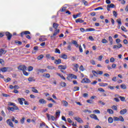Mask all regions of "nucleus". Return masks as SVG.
Wrapping results in <instances>:
<instances>
[{
  "instance_id": "obj_3",
  "label": "nucleus",
  "mask_w": 128,
  "mask_h": 128,
  "mask_svg": "<svg viewBox=\"0 0 128 128\" xmlns=\"http://www.w3.org/2000/svg\"><path fill=\"white\" fill-rule=\"evenodd\" d=\"M5 34L7 37L8 40H10L12 37V34H10V32H6Z\"/></svg>"
},
{
  "instance_id": "obj_19",
  "label": "nucleus",
  "mask_w": 128,
  "mask_h": 128,
  "mask_svg": "<svg viewBox=\"0 0 128 128\" xmlns=\"http://www.w3.org/2000/svg\"><path fill=\"white\" fill-rule=\"evenodd\" d=\"M118 96L119 97V98H120L121 102H126V98L124 96H122L118 95Z\"/></svg>"
},
{
  "instance_id": "obj_28",
  "label": "nucleus",
  "mask_w": 128,
  "mask_h": 128,
  "mask_svg": "<svg viewBox=\"0 0 128 128\" xmlns=\"http://www.w3.org/2000/svg\"><path fill=\"white\" fill-rule=\"evenodd\" d=\"M60 58H64V60H66L68 58V56L66 54H62Z\"/></svg>"
},
{
  "instance_id": "obj_52",
  "label": "nucleus",
  "mask_w": 128,
  "mask_h": 128,
  "mask_svg": "<svg viewBox=\"0 0 128 128\" xmlns=\"http://www.w3.org/2000/svg\"><path fill=\"white\" fill-rule=\"evenodd\" d=\"M46 116L48 118V120H50V116L52 115H50V114H46Z\"/></svg>"
},
{
  "instance_id": "obj_25",
  "label": "nucleus",
  "mask_w": 128,
  "mask_h": 128,
  "mask_svg": "<svg viewBox=\"0 0 128 128\" xmlns=\"http://www.w3.org/2000/svg\"><path fill=\"white\" fill-rule=\"evenodd\" d=\"M42 76L44 78H50V75L48 73H47L46 74H44Z\"/></svg>"
},
{
  "instance_id": "obj_21",
  "label": "nucleus",
  "mask_w": 128,
  "mask_h": 128,
  "mask_svg": "<svg viewBox=\"0 0 128 128\" xmlns=\"http://www.w3.org/2000/svg\"><path fill=\"white\" fill-rule=\"evenodd\" d=\"M108 122L109 124H112L114 122V119H112V118L109 117L108 118Z\"/></svg>"
},
{
  "instance_id": "obj_49",
  "label": "nucleus",
  "mask_w": 128,
  "mask_h": 128,
  "mask_svg": "<svg viewBox=\"0 0 128 128\" xmlns=\"http://www.w3.org/2000/svg\"><path fill=\"white\" fill-rule=\"evenodd\" d=\"M13 108L14 110H20L18 106H16V104H14V106H13Z\"/></svg>"
},
{
  "instance_id": "obj_30",
  "label": "nucleus",
  "mask_w": 128,
  "mask_h": 128,
  "mask_svg": "<svg viewBox=\"0 0 128 128\" xmlns=\"http://www.w3.org/2000/svg\"><path fill=\"white\" fill-rule=\"evenodd\" d=\"M81 14V13L80 12V13H78V14H73V18H78V16H80Z\"/></svg>"
},
{
  "instance_id": "obj_12",
  "label": "nucleus",
  "mask_w": 128,
  "mask_h": 128,
  "mask_svg": "<svg viewBox=\"0 0 128 128\" xmlns=\"http://www.w3.org/2000/svg\"><path fill=\"white\" fill-rule=\"evenodd\" d=\"M74 120H76L78 122H82V120L80 117H74Z\"/></svg>"
},
{
  "instance_id": "obj_26",
  "label": "nucleus",
  "mask_w": 128,
  "mask_h": 128,
  "mask_svg": "<svg viewBox=\"0 0 128 128\" xmlns=\"http://www.w3.org/2000/svg\"><path fill=\"white\" fill-rule=\"evenodd\" d=\"M72 44H74L76 48H78V42L76 40H73L72 42Z\"/></svg>"
},
{
  "instance_id": "obj_41",
  "label": "nucleus",
  "mask_w": 128,
  "mask_h": 128,
  "mask_svg": "<svg viewBox=\"0 0 128 128\" xmlns=\"http://www.w3.org/2000/svg\"><path fill=\"white\" fill-rule=\"evenodd\" d=\"M107 6H108V8H114V4H108Z\"/></svg>"
},
{
  "instance_id": "obj_62",
  "label": "nucleus",
  "mask_w": 128,
  "mask_h": 128,
  "mask_svg": "<svg viewBox=\"0 0 128 128\" xmlns=\"http://www.w3.org/2000/svg\"><path fill=\"white\" fill-rule=\"evenodd\" d=\"M98 90H99V92H104V90L102 88H98Z\"/></svg>"
},
{
  "instance_id": "obj_1",
  "label": "nucleus",
  "mask_w": 128,
  "mask_h": 128,
  "mask_svg": "<svg viewBox=\"0 0 128 128\" xmlns=\"http://www.w3.org/2000/svg\"><path fill=\"white\" fill-rule=\"evenodd\" d=\"M58 34H60V29L55 30L53 36H50L51 38L54 40L56 38V36Z\"/></svg>"
},
{
  "instance_id": "obj_18",
  "label": "nucleus",
  "mask_w": 128,
  "mask_h": 128,
  "mask_svg": "<svg viewBox=\"0 0 128 128\" xmlns=\"http://www.w3.org/2000/svg\"><path fill=\"white\" fill-rule=\"evenodd\" d=\"M96 30V29L94 28H86L85 30V32H94Z\"/></svg>"
},
{
  "instance_id": "obj_43",
  "label": "nucleus",
  "mask_w": 128,
  "mask_h": 128,
  "mask_svg": "<svg viewBox=\"0 0 128 128\" xmlns=\"http://www.w3.org/2000/svg\"><path fill=\"white\" fill-rule=\"evenodd\" d=\"M121 30H123V32H128V30H126V28H124V26H122Z\"/></svg>"
},
{
  "instance_id": "obj_4",
  "label": "nucleus",
  "mask_w": 128,
  "mask_h": 128,
  "mask_svg": "<svg viewBox=\"0 0 128 128\" xmlns=\"http://www.w3.org/2000/svg\"><path fill=\"white\" fill-rule=\"evenodd\" d=\"M12 70V68L8 67H4L3 68H0V70L2 72H6L8 70Z\"/></svg>"
},
{
  "instance_id": "obj_61",
  "label": "nucleus",
  "mask_w": 128,
  "mask_h": 128,
  "mask_svg": "<svg viewBox=\"0 0 128 128\" xmlns=\"http://www.w3.org/2000/svg\"><path fill=\"white\" fill-rule=\"evenodd\" d=\"M20 122L22 124H24V118H22L21 120H20Z\"/></svg>"
},
{
  "instance_id": "obj_45",
  "label": "nucleus",
  "mask_w": 128,
  "mask_h": 128,
  "mask_svg": "<svg viewBox=\"0 0 128 128\" xmlns=\"http://www.w3.org/2000/svg\"><path fill=\"white\" fill-rule=\"evenodd\" d=\"M66 10V7H62V9L60 10L61 12H64Z\"/></svg>"
},
{
  "instance_id": "obj_11",
  "label": "nucleus",
  "mask_w": 128,
  "mask_h": 128,
  "mask_svg": "<svg viewBox=\"0 0 128 128\" xmlns=\"http://www.w3.org/2000/svg\"><path fill=\"white\" fill-rule=\"evenodd\" d=\"M58 68L59 70H66V65H60L58 66Z\"/></svg>"
},
{
  "instance_id": "obj_32",
  "label": "nucleus",
  "mask_w": 128,
  "mask_h": 128,
  "mask_svg": "<svg viewBox=\"0 0 128 128\" xmlns=\"http://www.w3.org/2000/svg\"><path fill=\"white\" fill-rule=\"evenodd\" d=\"M107 112L110 114H114V110L112 109H108Z\"/></svg>"
},
{
  "instance_id": "obj_14",
  "label": "nucleus",
  "mask_w": 128,
  "mask_h": 128,
  "mask_svg": "<svg viewBox=\"0 0 128 128\" xmlns=\"http://www.w3.org/2000/svg\"><path fill=\"white\" fill-rule=\"evenodd\" d=\"M6 53V50H4L3 48L0 49V56H2V54H4Z\"/></svg>"
},
{
  "instance_id": "obj_40",
  "label": "nucleus",
  "mask_w": 128,
  "mask_h": 128,
  "mask_svg": "<svg viewBox=\"0 0 128 128\" xmlns=\"http://www.w3.org/2000/svg\"><path fill=\"white\" fill-rule=\"evenodd\" d=\"M47 68H48V70H54V68H54V66H47Z\"/></svg>"
},
{
  "instance_id": "obj_27",
  "label": "nucleus",
  "mask_w": 128,
  "mask_h": 128,
  "mask_svg": "<svg viewBox=\"0 0 128 128\" xmlns=\"http://www.w3.org/2000/svg\"><path fill=\"white\" fill-rule=\"evenodd\" d=\"M116 22H118V24L119 26H122V19L121 18L117 19Z\"/></svg>"
},
{
  "instance_id": "obj_63",
  "label": "nucleus",
  "mask_w": 128,
  "mask_h": 128,
  "mask_svg": "<svg viewBox=\"0 0 128 128\" xmlns=\"http://www.w3.org/2000/svg\"><path fill=\"white\" fill-rule=\"evenodd\" d=\"M104 74V72H102V71H97V74Z\"/></svg>"
},
{
  "instance_id": "obj_22",
  "label": "nucleus",
  "mask_w": 128,
  "mask_h": 128,
  "mask_svg": "<svg viewBox=\"0 0 128 128\" xmlns=\"http://www.w3.org/2000/svg\"><path fill=\"white\" fill-rule=\"evenodd\" d=\"M32 92H35V94H38V90L36 89L34 87H32Z\"/></svg>"
},
{
  "instance_id": "obj_33",
  "label": "nucleus",
  "mask_w": 128,
  "mask_h": 128,
  "mask_svg": "<svg viewBox=\"0 0 128 128\" xmlns=\"http://www.w3.org/2000/svg\"><path fill=\"white\" fill-rule=\"evenodd\" d=\"M42 58H44V56L42 54H40L37 57V59L38 60H40Z\"/></svg>"
},
{
  "instance_id": "obj_64",
  "label": "nucleus",
  "mask_w": 128,
  "mask_h": 128,
  "mask_svg": "<svg viewBox=\"0 0 128 128\" xmlns=\"http://www.w3.org/2000/svg\"><path fill=\"white\" fill-rule=\"evenodd\" d=\"M114 60H114V58H110V62H114Z\"/></svg>"
},
{
  "instance_id": "obj_51",
  "label": "nucleus",
  "mask_w": 128,
  "mask_h": 128,
  "mask_svg": "<svg viewBox=\"0 0 128 128\" xmlns=\"http://www.w3.org/2000/svg\"><path fill=\"white\" fill-rule=\"evenodd\" d=\"M72 66L75 68H78V64H72Z\"/></svg>"
},
{
  "instance_id": "obj_47",
  "label": "nucleus",
  "mask_w": 128,
  "mask_h": 128,
  "mask_svg": "<svg viewBox=\"0 0 128 128\" xmlns=\"http://www.w3.org/2000/svg\"><path fill=\"white\" fill-rule=\"evenodd\" d=\"M82 2L84 4V6H88V4L86 0H82Z\"/></svg>"
},
{
  "instance_id": "obj_37",
  "label": "nucleus",
  "mask_w": 128,
  "mask_h": 128,
  "mask_svg": "<svg viewBox=\"0 0 128 128\" xmlns=\"http://www.w3.org/2000/svg\"><path fill=\"white\" fill-rule=\"evenodd\" d=\"M99 86H108V84H106V83H100V84H99Z\"/></svg>"
},
{
  "instance_id": "obj_39",
  "label": "nucleus",
  "mask_w": 128,
  "mask_h": 128,
  "mask_svg": "<svg viewBox=\"0 0 128 128\" xmlns=\"http://www.w3.org/2000/svg\"><path fill=\"white\" fill-rule=\"evenodd\" d=\"M7 110H11V112H14V107H10L8 106Z\"/></svg>"
},
{
  "instance_id": "obj_48",
  "label": "nucleus",
  "mask_w": 128,
  "mask_h": 128,
  "mask_svg": "<svg viewBox=\"0 0 128 128\" xmlns=\"http://www.w3.org/2000/svg\"><path fill=\"white\" fill-rule=\"evenodd\" d=\"M68 114L70 116H72L74 114V113L72 111H68Z\"/></svg>"
},
{
  "instance_id": "obj_17",
  "label": "nucleus",
  "mask_w": 128,
  "mask_h": 128,
  "mask_svg": "<svg viewBox=\"0 0 128 128\" xmlns=\"http://www.w3.org/2000/svg\"><path fill=\"white\" fill-rule=\"evenodd\" d=\"M54 64H62V60L60 59L56 60H54Z\"/></svg>"
},
{
  "instance_id": "obj_44",
  "label": "nucleus",
  "mask_w": 128,
  "mask_h": 128,
  "mask_svg": "<svg viewBox=\"0 0 128 128\" xmlns=\"http://www.w3.org/2000/svg\"><path fill=\"white\" fill-rule=\"evenodd\" d=\"M56 118L60 116V110H58L57 112H56Z\"/></svg>"
},
{
  "instance_id": "obj_53",
  "label": "nucleus",
  "mask_w": 128,
  "mask_h": 128,
  "mask_svg": "<svg viewBox=\"0 0 128 128\" xmlns=\"http://www.w3.org/2000/svg\"><path fill=\"white\" fill-rule=\"evenodd\" d=\"M56 54H60V50L58 48H56L55 50Z\"/></svg>"
},
{
  "instance_id": "obj_56",
  "label": "nucleus",
  "mask_w": 128,
  "mask_h": 128,
  "mask_svg": "<svg viewBox=\"0 0 128 128\" xmlns=\"http://www.w3.org/2000/svg\"><path fill=\"white\" fill-rule=\"evenodd\" d=\"M46 72V69H40V72H42L43 74V72Z\"/></svg>"
},
{
  "instance_id": "obj_55",
  "label": "nucleus",
  "mask_w": 128,
  "mask_h": 128,
  "mask_svg": "<svg viewBox=\"0 0 128 128\" xmlns=\"http://www.w3.org/2000/svg\"><path fill=\"white\" fill-rule=\"evenodd\" d=\"M93 112H96V114H100V110H95L93 111Z\"/></svg>"
},
{
  "instance_id": "obj_31",
  "label": "nucleus",
  "mask_w": 128,
  "mask_h": 128,
  "mask_svg": "<svg viewBox=\"0 0 128 128\" xmlns=\"http://www.w3.org/2000/svg\"><path fill=\"white\" fill-rule=\"evenodd\" d=\"M15 104H14V103H12V102H8V106H14Z\"/></svg>"
},
{
  "instance_id": "obj_8",
  "label": "nucleus",
  "mask_w": 128,
  "mask_h": 128,
  "mask_svg": "<svg viewBox=\"0 0 128 128\" xmlns=\"http://www.w3.org/2000/svg\"><path fill=\"white\" fill-rule=\"evenodd\" d=\"M81 82H86V84H88L90 82V79L88 78H84L82 80Z\"/></svg>"
},
{
  "instance_id": "obj_24",
  "label": "nucleus",
  "mask_w": 128,
  "mask_h": 128,
  "mask_svg": "<svg viewBox=\"0 0 128 128\" xmlns=\"http://www.w3.org/2000/svg\"><path fill=\"white\" fill-rule=\"evenodd\" d=\"M108 40L110 42V44L112 46V44H113L112 42L114 40H112V38L111 36L108 37Z\"/></svg>"
},
{
  "instance_id": "obj_42",
  "label": "nucleus",
  "mask_w": 128,
  "mask_h": 128,
  "mask_svg": "<svg viewBox=\"0 0 128 128\" xmlns=\"http://www.w3.org/2000/svg\"><path fill=\"white\" fill-rule=\"evenodd\" d=\"M60 86L62 88H64L65 86H66V82H61Z\"/></svg>"
},
{
  "instance_id": "obj_20",
  "label": "nucleus",
  "mask_w": 128,
  "mask_h": 128,
  "mask_svg": "<svg viewBox=\"0 0 128 128\" xmlns=\"http://www.w3.org/2000/svg\"><path fill=\"white\" fill-rule=\"evenodd\" d=\"M52 26L54 30H58V24L56 23H54Z\"/></svg>"
},
{
  "instance_id": "obj_13",
  "label": "nucleus",
  "mask_w": 128,
  "mask_h": 128,
  "mask_svg": "<svg viewBox=\"0 0 128 128\" xmlns=\"http://www.w3.org/2000/svg\"><path fill=\"white\" fill-rule=\"evenodd\" d=\"M61 103L62 104L63 106H68V102L66 100H62Z\"/></svg>"
},
{
  "instance_id": "obj_9",
  "label": "nucleus",
  "mask_w": 128,
  "mask_h": 128,
  "mask_svg": "<svg viewBox=\"0 0 128 128\" xmlns=\"http://www.w3.org/2000/svg\"><path fill=\"white\" fill-rule=\"evenodd\" d=\"M90 118H93L94 120H100L98 118V116L94 114H91L90 115Z\"/></svg>"
},
{
  "instance_id": "obj_59",
  "label": "nucleus",
  "mask_w": 128,
  "mask_h": 128,
  "mask_svg": "<svg viewBox=\"0 0 128 128\" xmlns=\"http://www.w3.org/2000/svg\"><path fill=\"white\" fill-rule=\"evenodd\" d=\"M102 44H107L108 41L106 39H103V40H102Z\"/></svg>"
},
{
  "instance_id": "obj_38",
  "label": "nucleus",
  "mask_w": 128,
  "mask_h": 128,
  "mask_svg": "<svg viewBox=\"0 0 128 128\" xmlns=\"http://www.w3.org/2000/svg\"><path fill=\"white\" fill-rule=\"evenodd\" d=\"M70 76H71V78L72 80V78H74V80H76V76L74 74H70Z\"/></svg>"
},
{
  "instance_id": "obj_46",
  "label": "nucleus",
  "mask_w": 128,
  "mask_h": 128,
  "mask_svg": "<svg viewBox=\"0 0 128 128\" xmlns=\"http://www.w3.org/2000/svg\"><path fill=\"white\" fill-rule=\"evenodd\" d=\"M74 92H76L78 90H80V87L78 86H75L74 88Z\"/></svg>"
},
{
  "instance_id": "obj_5",
  "label": "nucleus",
  "mask_w": 128,
  "mask_h": 128,
  "mask_svg": "<svg viewBox=\"0 0 128 128\" xmlns=\"http://www.w3.org/2000/svg\"><path fill=\"white\" fill-rule=\"evenodd\" d=\"M26 36V34H30V31H24L20 33L21 38H24V36Z\"/></svg>"
},
{
  "instance_id": "obj_54",
  "label": "nucleus",
  "mask_w": 128,
  "mask_h": 128,
  "mask_svg": "<svg viewBox=\"0 0 128 128\" xmlns=\"http://www.w3.org/2000/svg\"><path fill=\"white\" fill-rule=\"evenodd\" d=\"M86 102H88V104H94V101L92 100H86Z\"/></svg>"
},
{
  "instance_id": "obj_15",
  "label": "nucleus",
  "mask_w": 128,
  "mask_h": 128,
  "mask_svg": "<svg viewBox=\"0 0 128 128\" xmlns=\"http://www.w3.org/2000/svg\"><path fill=\"white\" fill-rule=\"evenodd\" d=\"M39 102L40 104H46V101L44 98H41L39 100Z\"/></svg>"
},
{
  "instance_id": "obj_50",
  "label": "nucleus",
  "mask_w": 128,
  "mask_h": 128,
  "mask_svg": "<svg viewBox=\"0 0 128 128\" xmlns=\"http://www.w3.org/2000/svg\"><path fill=\"white\" fill-rule=\"evenodd\" d=\"M34 70V68L32 66H30L28 67V72H32Z\"/></svg>"
},
{
  "instance_id": "obj_2",
  "label": "nucleus",
  "mask_w": 128,
  "mask_h": 128,
  "mask_svg": "<svg viewBox=\"0 0 128 128\" xmlns=\"http://www.w3.org/2000/svg\"><path fill=\"white\" fill-rule=\"evenodd\" d=\"M18 70H22V72L24 70H26V66L25 65H21L18 67Z\"/></svg>"
},
{
  "instance_id": "obj_57",
  "label": "nucleus",
  "mask_w": 128,
  "mask_h": 128,
  "mask_svg": "<svg viewBox=\"0 0 128 128\" xmlns=\"http://www.w3.org/2000/svg\"><path fill=\"white\" fill-rule=\"evenodd\" d=\"M113 15L115 16V18H116L118 16V13L116 11H113Z\"/></svg>"
},
{
  "instance_id": "obj_58",
  "label": "nucleus",
  "mask_w": 128,
  "mask_h": 128,
  "mask_svg": "<svg viewBox=\"0 0 128 128\" xmlns=\"http://www.w3.org/2000/svg\"><path fill=\"white\" fill-rule=\"evenodd\" d=\"M112 109L114 110H118V107H116V106L114 105L112 106Z\"/></svg>"
},
{
  "instance_id": "obj_23",
  "label": "nucleus",
  "mask_w": 128,
  "mask_h": 128,
  "mask_svg": "<svg viewBox=\"0 0 128 128\" xmlns=\"http://www.w3.org/2000/svg\"><path fill=\"white\" fill-rule=\"evenodd\" d=\"M84 20H81L80 18H78L76 20V22H80V24H82V22H84Z\"/></svg>"
},
{
  "instance_id": "obj_6",
  "label": "nucleus",
  "mask_w": 128,
  "mask_h": 128,
  "mask_svg": "<svg viewBox=\"0 0 128 128\" xmlns=\"http://www.w3.org/2000/svg\"><path fill=\"white\" fill-rule=\"evenodd\" d=\"M11 120H12L10 119L7 120L6 121V124H8L10 126H11V128H14V124L11 122Z\"/></svg>"
},
{
  "instance_id": "obj_7",
  "label": "nucleus",
  "mask_w": 128,
  "mask_h": 128,
  "mask_svg": "<svg viewBox=\"0 0 128 128\" xmlns=\"http://www.w3.org/2000/svg\"><path fill=\"white\" fill-rule=\"evenodd\" d=\"M120 48H122V45L120 44H118V45H114L113 46L114 50H119Z\"/></svg>"
},
{
  "instance_id": "obj_60",
  "label": "nucleus",
  "mask_w": 128,
  "mask_h": 128,
  "mask_svg": "<svg viewBox=\"0 0 128 128\" xmlns=\"http://www.w3.org/2000/svg\"><path fill=\"white\" fill-rule=\"evenodd\" d=\"M26 70H24V71L22 72H23V74H24V76H28V72H26Z\"/></svg>"
},
{
  "instance_id": "obj_36",
  "label": "nucleus",
  "mask_w": 128,
  "mask_h": 128,
  "mask_svg": "<svg viewBox=\"0 0 128 128\" xmlns=\"http://www.w3.org/2000/svg\"><path fill=\"white\" fill-rule=\"evenodd\" d=\"M120 122H124V117H122V116H120L118 117V121Z\"/></svg>"
},
{
  "instance_id": "obj_29",
  "label": "nucleus",
  "mask_w": 128,
  "mask_h": 128,
  "mask_svg": "<svg viewBox=\"0 0 128 128\" xmlns=\"http://www.w3.org/2000/svg\"><path fill=\"white\" fill-rule=\"evenodd\" d=\"M44 36H42L40 38H39V40L40 42H44L45 40H46V38H44Z\"/></svg>"
},
{
  "instance_id": "obj_16",
  "label": "nucleus",
  "mask_w": 128,
  "mask_h": 128,
  "mask_svg": "<svg viewBox=\"0 0 128 128\" xmlns=\"http://www.w3.org/2000/svg\"><path fill=\"white\" fill-rule=\"evenodd\" d=\"M18 100L20 104L23 105L24 104V102H24V100H26V99H24V98H18Z\"/></svg>"
},
{
  "instance_id": "obj_35",
  "label": "nucleus",
  "mask_w": 128,
  "mask_h": 128,
  "mask_svg": "<svg viewBox=\"0 0 128 128\" xmlns=\"http://www.w3.org/2000/svg\"><path fill=\"white\" fill-rule=\"evenodd\" d=\"M92 74H94V76H96V78L98 77V76H96V74H98V72L92 70Z\"/></svg>"
},
{
  "instance_id": "obj_34",
  "label": "nucleus",
  "mask_w": 128,
  "mask_h": 128,
  "mask_svg": "<svg viewBox=\"0 0 128 128\" xmlns=\"http://www.w3.org/2000/svg\"><path fill=\"white\" fill-rule=\"evenodd\" d=\"M120 88L122 90H126V84H122L120 85Z\"/></svg>"
},
{
  "instance_id": "obj_10",
  "label": "nucleus",
  "mask_w": 128,
  "mask_h": 128,
  "mask_svg": "<svg viewBox=\"0 0 128 128\" xmlns=\"http://www.w3.org/2000/svg\"><path fill=\"white\" fill-rule=\"evenodd\" d=\"M127 112H128V110H126V108H124L122 110L120 111V114L124 115V114H126Z\"/></svg>"
}]
</instances>
